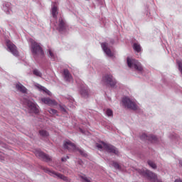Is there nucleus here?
<instances>
[{
    "label": "nucleus",
    "mask_w": 182,
    "mask_h": 182,
    "mask_svg": "<svg viewBox=\"0 0 182 182\" xmlns=\"http://www.w3.org/2000/svg\"><path fill=\"white\" fill-rule=\"evenodd\" d=\"M31 52L35 59H38V58L43 59V58H45V51H43V48L41 46V43H37L35 41H31Z\"/></svg>",
    "instance_id": "f257e3e1"
},
{
    "label": "nucleus",
    "mask_w": 182,
    "mask_h": 182,
    "mask_svg": "<svg viewBox=\"0 0 182 182\" xmlns=\"http://www.w3.org/2000/svg\"><path fill=\"white\" fill-rule=\"evenodd\" d=\"M97 147L100 150H102V149H104V150H105L107 153L119 154V151L117 150V148H116V146L109 144H106L103 141H102L100 144H97Z\"/></svg>",
    "instance_id": "f03ea898"
},
{
    "label": "nucleus",
    "mask_w": 182,
    "mask_h": 182,
    "mask_svg": "<svg viewBox=\"0 0 182 182\" xmlns=\"http://www.w3.org/2000/svg\"><path fill=\"white\" fill-rule=\"evenodd\" d=\"M63 147H64V149H67V150H68V151H70V152L79 151V153L82 156H85L86 155V154L85 153V151L79 149V147H77L76 145L70 141H65L64 144H63Z\"/></svg>",
    "instance_id": "7ed1b4c3"
},
{
    "label": "nucleus",
    "mask_w": 182,
    "mask_h": 182,
    "mask_svg": "<svg viewBox=\"0 0 182 182\" xmlns=\"http://www.w3.org/2000/svg\"><path fill=\"white\" fill-rule=\"evenodd\" d=\"M123 106L127 107V109H130L131 110H137V104L134 101L132 100L130 98L125 97L122 98V100Z\"/></svg>",
    "instance_id": "20e7f679"
},
{
    "label": "nucleus",
    "mask_w": 182,
    "mask_h": 182,
    "mask_svg": "<svg viewBox=\"0 0 182 182\" xmlns=\"http://www.w3.org/2000/svg\"><path fill=\"white\" fill-rule=\"evenodd\" d=\"M127 62L129 68H134V69L138 72H143V67L141 66V63H140V62L138 60L134 59L132 60L127 58Z\"/></svg>",
    "instance_id": "39448f33"
},
{
    "label": "nucleus",
    "mask_w": 182,
    "mask_h": 182,
    "mask_svg": "<svg viewBox=\"0 0 182 182\" xmlns=\"http://www.w3.org/2000/svg\"><path fill=\"white\" fill-rule=\"evenodd\" d=\"M44 171L45 173H47L48 174H49L52 177H54L55 178H56L57 177L58 178H60V180H63V181L69 182V179L68 178V177L65 176L62 173H57L55 171L49 169L48 168H44Z\"/></svg>",
    "instance_id": "423d86ee"
},
{
    "label": "nucleus",
    "mask_w": 182,
    "mask_h": 182,
    "mask_svg": "<svg viewBox=\"0 0 182 182\" xmlns=\"http://www.w3.org/2000/svg\"><path fill=\"white\" fill-rule=\"evenodd\" d=\"M103 83L105 85H109L110 87H114L117 85V81L112 75H106L102 77Z\"/></svg>",
    "instance_id": "0eeeda50"
},
{
    "label": "nucleus",
    "mask_w": 182,
    "mask_h": 182,
    "mask_svg": "<svg viewBox=\"0 0 182 182\" xmlns=\"http://www.w3.org/2000/svg\"><path fill=\"white\" fill-rule=\"evenodd\" d=\"M6 43L8 49L9 50L11 53L14 55V56H19V51H18V48L16 46L15 44H14V43H12V41H11L10 40H6Z\"/></svg>",
    "instance_id": "6e6552de"
},
{
    "label": "nucleus",
    "mask_w": 182,
    "mask_h": 182,
    "mask_svg": "<svg viewBox=\"0 0 182 182\" xmlns=\"http://www.w3.org/2000/svg\"><path fill=\"white\" fill-rule=\"evenodd\" d=\"M35 154L36 157H38V159H41V160H43V161H50L52 159H50V156L49 155L45 154V152L36 150L35 152Z\"/></svg>",
    "instance_id": "1a4fd4ad"
},
{
    "label": "nucleus",
    "mask_w": 182,
    "mask_h": 182,
    "mask_svg": "<svg viewBox=\"0 0 182 182\" xmlns=\"http://www.w3.org/2000/svg\"><path fill=\"white\" fill-rule=\"evenodd\" d=\"M141 140H148L151 143H156L157 141V138L154 135H147L146 134H142L140 136Z\"/></svg>",
    "instance_id": "9d476101"
},
{
    "label": "nucleus",
    "mask_w": 182,
    "mask_h": 182,
    "mask_svg": "<svg viewBox=\"0 0 182 182\" xmlns=\"http://www.w3.org/2000/svg\"><path fill=\"white\" fill-rule=\"evenodd\" d=\"M101 46L104 50V52L106 53V55H107V56H109V58H112L113 56V53L112 52V50H110V48H109V44L107 43H102L101 44Z\"/></svg>",
    "instance_id": "9b49d317"
},
{
    "label": "nucleus",
    "mask_w": 182,
    "mask_h": 182,
    "mask_svg": "<svg viewBox=\"0 0 182 182\" xmlns=\"http://www.w3.org/2000/svg\"><path fill=\"white\" fill-rule=\"evenodd\" d=\"M41 102H43L44 105H48V106H58V102L49 97L41 98Z\"/></svg>",
    "instance_id": "f8f14e48"
},
{
    "label": "nucleus",
    "mask_w": 182,
    "mask_h": 182,
    "mask_svg": "<svg viewBox=\"0 0 182 182\" xmlns=\"http://www.w3.org/2000/svg\"><path fill=\"white\" fill-rule=\"evenodd\" d=\"M57 29L59 32H63V31L66 29V23H65V21L62 17H60L58 19V26Z\"/></svg>",
    "instance_id": "ddd939ff"
},
{
    "label": "nucleus",
    "mask_w": 182,
    "mask_h": 182,
    "mask_svg": "<svg viewBox=\"0 0 182 182\" xmlns=\"http://www.w3.org/2000/svg\"><path fill=\"white\" fill-rule=\"evenodd\" d=\"M89 88L86 86L81 87L80 90V95H81L82 97H89Z\"/></svg>",
    "instance_id": "4468645a"
},
{
    "label": "nucleus",
    "mask_w": 182,
    "mask_h": 182,
    "mask_svg": "<svg viewBox=\"0 0 182 182\" xmlns=\"http://www.w3.org/2000/svg\"><path fill=\"white\" fill-rule=\"evenodd\" d=\"M64 79L66 82H72L73 80V77H72V74L69 72V70L65 69L63 71Z\"/></svg>",
    "instance_id": "2eb2a0df"
},
{
    "label": "nucleus",
    "mask_w": 182,
    "mask_h": 182,
    "mask_svg": "<svg viewBox=\"0 0 182 182\" xmlns=\"http://www.w3.org/2000/svg\"><path fill=\"white\" fill-rule=\"evenodd\" d=\"M28 107L33 113H39V109L36 107V105L32 102H28Z\"/></svg>",
    "instance_id": "dca6fc26"
},
{
    "label": "nucleus",
    "mask_w": 182,
    "mask_h": 182,
    "mask_svg": "<svg viewBox=\"0 0 182 182\" xmlns=\"http://www.w3.org/2000/svg\"><path fill=\"white\" fill-rule=\"evenodd\" d=\"M16 89L18 90V92H21V93H27L28 89H26V87L23 86L21 83H18L16 85Z\"/></svg>",
    "instance_id": "f3484780"
},
{
    "label": "nucleus",
    "mask_w": 182,
    "mask_h": 182,
    "mask_svg": "<svg viewBox=\"0 0 182 182\" xmlns=\"http://www.w3.org/2000/svg\"><path fill=\"white\" fill-rule=\"evenodd\" d=\"M133 49L135 52H137V53H140V52H141V46L137 43H134L133 45Z\"/></svg>",
    "instance_id": "a211bd4d"
},
{
    "label": "nucleus",
    "mask_w": 182,
    "mask_h": 182,
    "mask_svg": "<svg viewBox=\"0 0 182 182\" xmlns=\"http://www.w3.org/2000/svg\"><path fill=\"white\" fill-rule=\"evenodd\" d=\"M58 7L56 6H54L52 8V15H53V18H54L55 19H57L58 18Z\"/></svg>",
    "instance_id": "6ab92c4d"
},
{
    "label": "nucleus",
    "mask_w": 182,
    "mask_h": 182,
    "mask_svg": "<svg viewBox=\"0 0 182 182\" xmlns=\"http://www.w3.org/2000/svg\"><path fill=\"white\" fill-rule=\"evenodd\" d=\"M39 134L41 137H48L49 136V132L46 130L42 129L39 131Z\"/></svg>",
    "instance_id": "aec40b11"
},
{
    "label": "nucleus",
    "mask_w": 182,
    "mask_h": 182,
    "mask_svg": "<svg viewBox=\"0 0 182 182\" xmlns=\"http://www.w3.org/2000/svg\"><path fill=\"white\" fill-rule=\"evenodd\" d=\"M33 74L35 76H37L38 77H42V73H41V71H39V70H38L36 68L33 70Z\"/></svg>",
    "instance_id": "412c9836"
},
{
    "label": "nucleus",
    "mask_w": 182,
    "mask_h": 182,
    "mask_svg": "<svg viewBox=\"0 0 182 182\" xmlns=\"http://www.w3.org/2000/svg\"><path fill=\"white\" fill-rule=\"evenodd\" d=\"M176 63H177V65L178 66V69H179V70H180V72L182 75V60L177 59L176 60Z\"/></svg>",
    "instance_id": "4be33fe9"
},
{
    "label": "nucleus",
    "mask_w": 182,
    "mask_h": 182,
    "mask_svg": "<svg viewBox=\"0 0 182 182\" xmlns=\"http://www.w3.org/2000/svg\"><path fill=\"white\" fill-rule=\"evenodd\" d=\"M148 164L150 167H151L154 169L157 168V165L153 162V161H148Z\"/></svg>",
    "instance_id": "5701e85b"
},
{
    "label": "nucleus",
    "mask_w": 182,
    "mask_h": 182,
    "mask_svg": "<svg viewBox=\"0 0 182 182\" xmlns=\"http://www.w3.org/2000/svg\"><path fill=\"white\" fill-rule=\"evenodd\" d=\"M113 167H114V168H117L118 170H120L121 167L120 165H119V163L113 161H112V164Z\"/></svg>",
    "instance_id": "b1692460"
},
{
    "label": "nucleus",
    "mask_w": 182,
    "mask_h": 182,
    "mask_svg": "<svg viewBox=\"0 0 182 182\" xmlns=\"http://www.w3.org/2000/svg\"><path fill=\"white\" fill-rule=\"evenodd\" d=\"M36 87H38V89H40V90H43V92H46V90H48V89H46L45 87L39 85V84H37L36 85Z\"/></svg>",
    "instance_id": "393cba45"
},
{
    "label": "nucleus",
    "mask_w": 182,
    "mask_h": 182,
    "mask_svg": "<svg viewBox=\"0 0 182 182\" xmlns=\"http://www.w3.org/2000/svg\"><path fill=\"white\" fill-rule=\"evenodd\" d=\"M106 114L108 116V117H110V116H113V111L110 109H107L106 111Z\"/></svg>",
    "instance_id": "a878e982"
},
{
    "label": "nucleus",
    "mask_w": 182,
    "mask_h": 182,
    "mask_svg": "<svg viewBox=\"0 0 182 182\" xmlns=\"http://www.w3.org/2000/svg\"><path fill=\"white\" fill-rule=\"evenodd\" d=\"M48 112L50 114H56L58 113V110L53 109H50Z\"/></svg>",
    "instance_id": "bb28decb"
},
{
    "label": "nucleus",
    "mask_w": 182,
    "mask_h": 182,
    "mask_svg": "<svg viewBox=\"0 0 182 182\" xmlns=\"http://www.w3.org/2000/svg\"><path fill=\"white\" fill-rule=\"evenodd\" d=\"M48 53H49L50 58H52V59H55V54H53V52H52V50H49Z\"/></svg>",
    "instance_id": "cd10ccee"
},
{
    "label": "nucleus",
    "mask_w": 182,
    "mask_h": 182,
    "mask_svg": "<svg viewBox=\"0 0 182 182\" xmlns=\"http://www.w3.org/2000/svg\"><path fill=\"white\" fill-rule=\"evenodd\" d=\"M69 159V156H66L65 157H63L61 159V161H66L67 160H68Z\"/></svg>",
    "instance_id": "c85d7f7f"
},
{
    "label": "nucleus",
    "mask_w": 182,
    "mask_h": 182,
    "mask_svg": "<svg viewBox=\"0 0 182 182\" xmlns=\"http://www.w3.org/2000/svg\"><path fill=\"white\" fill-rule=\"evenodd\" d=\"M83 180L86 182H90V179L87 178V177H82Z\"/></svg>",
    "instance_id": "c756f323"
},
{
    "label": "nucleus",
    "mask_w": 182,
    "mask_h": 182,
    "mask_svg": "<svg viewBox=\"0 0 182 182\" xmlns=\"http://www.w3.org/2000/svg\"><path fill=\"white\" fill-rule=\"evenodd\" d=\"M44 92H46V93H47L48 96H50L51 92H50V91L48 90L44 91Z\"/></svg>",
    "instance_id": "7c9ffc66"
},
{
    "label": "nucleus",
    "mask_w": 182,
    "mask_h": 182,
    "mask_svg": "<svg viewBox=\"0 0 182 182\" xmlns=\"http://www.w3.org/2000/svg\"><path fill=\"white\" fill-rule=\"evenodd\" d=\"M175 182H182V181L181 179H176Z\"/></svg>",
    "instance_id": "2f4dec72"
},
{
    "label": "nucleus",
    "mask_w": 182,
    "mask_h": 182,
    "mask_svg": "<svg viewBox=\"0 0 182 182\" xmlns=\"http://www.w3.org/2000/svg\"><path fill=\"white\" fill-rule=\"evenodd\" d=\"M180 164H181V166H182V161H180Z\"/></svg>",
    "instance_id": "473e14b6"
}]
</instances>
